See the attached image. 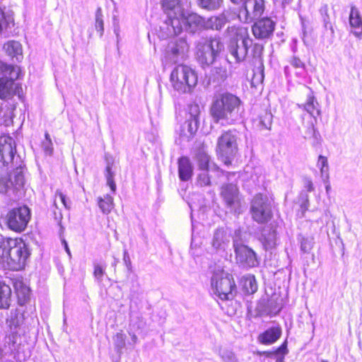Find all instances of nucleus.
Listing matches in <instances>:
<instances>
[{
    "instance_id": "f257e3e1",
    "label": "nucleus",
    "mask_w": 362,
    "mask_h": 362,
    "mask_svg": "<svg viewBox=\"0 0 362 362\" xmlns=\"http://www.w3.org/2000/svg\"><path fill=\"white\" fill-rule=\"evenodd\" d=\"M209 112L214 123L233 124L243 119V102L228 90L216 91L212 97Z\"/></svg>"
},
{
    "instance_id": "f03ea898",
    "label": "nucleus",
    "mask_w": 362,
    "mask_h": 362,
    "mask_svg": "<svg viewBox=\"0 0 362 362\" xmlns=\"http://www.w3.org/2000/svg\"><path fill=\"white\" fill-rule=\"evenodd\" d=\"M29 255L27 245L22 239L0 235V258L8 269L15 271L23 269Z\"/></svg>"
},
{
    "instance_id": "7ed1b4c3",
    "label": "nucleus",
    "mask_w": 362,
    "mask_h": 362,
    "mask_svg": "<svg viewBox=\"0 0 362 362\" xmlns=\"http://www.w3.org/2000/svg\"><path fill=\"white\" fill-rule=\"evenodd\" d=\"M235 30L234 28H232ZM235 36L230 39L228 45V52L235 62H243L248 55V49L252 47L251 56L253 59L261 61V56L263 52L262 45L255 43L249 37L246 30L235 29Z\"/></svg>"
},
{
    "instance_id": "20e7f679",
    "label": "nucleus",
    "mask_w": 362,
    "mask_h": 362,
    "mask_svg": "<svg viewBox=\"0 0 362 362\" xmlns=\"http://www.w3.org/2000/svg\"><path fill=\"white\" fill-rule=\"evenodd\" d=\"M166 19L160 25L158 36L165 39L180 34V22L185 9L180 0H161Z\"/></svg>"
},
{
    "instance_id": "39448f33",
    "label": "nucleus",
    "mask_w": 362,
    "mask_h": 362,
    "mask_svg": "<svg viewBox=\"0 0 362 362\" xmlns=\"http://www.w3.org/2000/svg\"><path fill=\"white\" fill-rule=\"evenodd\" d=\"M223 49L219 37L201 39L196 44V59L202 67H209Z\"/></svg>"
},
{
    "instance_id": "423d86ee",
    "label": "nucleus",
    "mask_w": 362,
    "mask_h": 362,
    "mask_svg": "<svg viewBox=\"0 0 362 362\" xmlns=\"http://www.w3.org/2000/svg\"><path fill=\"white\" fill-rule=\"evenodd\" d=\"M170 81L173 88L179 93H189L197 83L195 71L185 65H178L172 71Z\"/></svg>"
},
{
    "instance_id": "0eeeda50",
    "label": "nucleus",
    "mask_w": 362,
    "mask_h": 362,
    "mask_svg": "<svg viewBox=\"0 0 362 362\" xmlns=\"http://www.w3.org/2000/svg\"><path fill=\"white\" fill-rule=\"evenodd\" d=\"M0 168L17 169L23 168V161L16 154V144L9 136L0 137Z\"/></svg>"
},
{
    "instance_id": "6e6552de",
    "label": "nucleus",
    "mask_w": 362,
    "mask_h": 362,
    "mask_svg": "<svg viewBox=\"0 0 362 362\" xmlns=\"http://www.w3.org/2000/svg\"><path fill=\"white\" fill-rule=\"evenodd\" d=\"M211 284L214 293L221 300H230L234 296L235 284L233 276L223 269H218L213 274Z\"/></svg>"
},
{
    "instance_id": "1a4fd4ad",
    "label": "nucleus",
    "mask_w": 362,
    "mask_h": 362,
    "mask_svg": "<svg viewBox=\"0 0 362 362\" xmlns=\"http://www.w3.org/2000/svg\"><path fill=\"white\" fill-rule=\"evenodd\" d=\"M238 135L235 130H228L218 138L216 151L221 160L227 165L231 164L238 152Z\"/></svg>"
},
{
    "instance_id": "9d476101",
    "label": "nucleus",
    "mask_w": 362,
    "mask_h": 362,
    "mask_svg": "<svg viewBox=\"0 0 362 362\" xmlns=\"http://www.w3.org/2000/svg\"><path fill=\"white\" fill-rule=\"evenodd\" d=\"M233 4L240 6L238 18L245 23L259 19L265 10L264 0H242Z\"/></svg>"
},
{
    "instance_id": "9b49d317",
    "label": "nucleus",
    "mask_w": 362,
    "mask_h": 362,
    "mask_svg": "<svg viewBox=\"0 0 362 362\" xmlns=\"http://www.w3.org/2000/svg\"><path fill=\"white\" fill-rule=\"evenodd\" d=\"M250 213L252 219L258 223H267L272 216V206L267 196L256 194L251 201Z\"/></svg>"
},
{
    "instance_id": "f8f14e48",
    "label": "nucleus",
    "mask_w": 362,
    "mask_h": 362,
    "mask_svg": "<svg viewBox=\"0 0 362 362\" xmlns=\"http://www.w3.org/2000/svg\"><path fill=\"white\" fill-rule=\"evenodd\" d=\"M30 209L23 205L11 209L6 214V224L11 230L16 232L23 231L30 219Z\"/></svg>"
},
{
    "instance_id": "ddd939ff",
    "label": "nucleus",
    "mask_w": 362,
    "mask_h": 362,
    "mask_svg": "<svg viewBox=\"0 0 362 362\" xmlns=\"http://www.w3.org/2000/svg\"><path fill=\"white\" fill-rule=\"evenodd\" d=\"M18 78H13L8 75H4L0 78V98L2 100H9L14 95H18L19 99H22L23 88L19 83L15 81Z\"/></svg>"
},
{
    "instance_id": "4468645a",
    "label": "nucleus",
    "mask_w": 362,
    "mask_h": 362,
    "mask_svg": "<svg viewBox=\"0 0 362 362\" xmlns=\"http://www.w3.org/2000/svg\"><path fill=\"white\" fill-rule=\"evenodd\" d=\"M5 344L8 346L9 349L13 353L18 355L22 352L25 354L30 353V347L25 334L21 335V331H12V332L6 337Z\"/></svg>"
},
{
    "instance_id": "2eb2a0df",
    "label": "nucleus",
    "mask_w": 362,
    "mask_h": 362,
    "mask_svg": "<svg viewBox=\"0 0 362 362\" xmlns=\"http://www.w3.org/2000/svg\"><path fill=\"white\" fill-rule=\"evenodd\" d=\"M234 246L237 262L242 267L251 268L259 264L256 254L252 249L244 245Z\"/></svg>"
},
{
    "instance_id": "dca6fc26",
    "label": "nucleus",
    "mask_w": 362,
    "mask_h": 362,
    "mask_svg": "<svg viewBox=\"0 0 362 362\" xmlns=\"http://www.w3.org/2000/svg\"><path fill=\"white\" fill-rule=\"evenodd\" d=\"M189 50V45L186 40L181 37L170 42L166 49V56L172 62H177L179 58H183Z\"/></svg>"
},
{
    "instance_id": "f3484780",
    "label": "nucleus",
    "mask_w": 362,
    "mask_h": 362,
    "mask_svg": "<svg viewBox=\"0 0 362 362\" xmlns=\"http://www.w3.org/2000/svg\"><path fill=\"white\" fill-rule=\"evenodd\" d=\"M180 21V33L184 30L191 33H195L198 30L204 29L205 27V19L197 13L186 16L184 12Z\"/></svg>"
},
{
    "instance_id": "a211bd4d",
    "label": "nucleus",
    "mask_w": 362,
    "mask_h": 362,
    "mask_svg": "<svg viewBox=\"0 0 362 362\" xmlns=\"http://www.w3.org/2000/svg\"><path fill=\"white\" fill-rule=\"evenodd\" d=\"M221 196L226 205L232 210L236 211L240 206L239 192L234 184H224L221 187Z\"/></svg>"
},
{
    "instance_id": "6ab92c4d",
    "label": "nucleus",
    "mask_w": 362,
    "mask_h": 362,
    "mask_svg": "<svg viewBox=\"0 0 362 362\" xmlns=\"http://www.w3.org/2000/svg\"><path fill=\"white\" fill-rule=\"evenodd\" d=\"M230 236L223 228L216 229L213 233L211 244L213 249L218 253L224 252L228 248Z\"/></svg>"
},
{
    "instance_id": "aec40b11",
    "label": "nucleus",
    "mask_w": 362,
    "mask_h": 362,
    "mask_svg": "<svg viewBox=\"0 0 362 362\" xmlns=\"http://www.w3.org/2000/svg\"><path fill=\"white\" fill-rule=\"evenodd\" d=\"M275 23L269 18H262L252 26V33L255 37L264 39L269 37L274 30Z\"/></svg>"
},
{
    "instance_id": "412c9836",
    "label": "nucleus",
    "mask_w": 362,
    "mask_h": 362,
    "mask_svg": "<svg viewBox=\"0 0 362 362\" xmlns=\"http://www.w3.org/2000/svg\"><path fill=\"white\" fill-rule=\"evenodd\" d=\"M282 330L280 326H274L265 330L258 337V341L262 344H272L281 336Z\"/></svg>"
},
{
    "instance_id": "4be33fe9",
    "label": "nucleus",
    "mask_w": 362,
    "mask_h": 362,
    "mask_svg": "<svg viewBox=\"0 0 362 362\" xmlns=\"http://www.w3.org/2000/svg\"><path fill=\"white\" fill-rule=\"evenodd\" d=\"M14 19L13 16L0 8V34L8 37L13 32Z\"/></svg>"
},
{
    "instance_id": "5701e85b",
    "label": "nucleus",
    "mask_w": 362,
    "mask_h": 362,
    "mask_svg": "<svg viewBox=\"0 0 362 362\" xmlns=\"http://www.w3.org/2000/svg\"><path fill=\"white\" fill-rule=\"evenodd\" d=\"M193 168L189 159L182 156L178 160L179 177L182 181L189 180L192 175Z\"/></svg>"
},
{
    "instance_id": "b1692460",
    "label": "nucleus",
    "mask_w": 362,
    "mask_h": 362,
    "mask_svg": "<svg viewBox=\"0 0 362 362\" xmlns=\"http://www.w3.org/2000/svg\"><path fill=\"white\" fill-rule=\"evenodd\" d=\"M4 49L8 56L13 59L15 58L17 62H20L23 59L22 45L18 41H8L4 45Z\"/></svg>"
},
{
    "instance_id": "393cba45",
    "label": "nucleus",
    "mask_w": 362,
    "mask_h": 362,
    "mask_svg": "<svg viewBox=\"0 0 362 362\" xmlns=\"http://www.w3.org/2000/svg\"><path fill=\"white\" fill-rule=\"evenodd\" d=\"M230 74L228 72L226 66H214L211 70L210 80L218 85L224 83Z\"/></svg>"
},
{
    "instance_id": "a878e982",
    "label": "nucleus",
    "mask_w": 362,
    "mask_h": 362,
    "mask_svg": "<svg viewBox=\"0 0 362 362\" xmlns=\"http://www.w3.org/2000/svg\"><path fill=\"white\" fill-rule=\"evenodd\" d=\"M194 159L200 170H207L209 169L210 156L204 146H201L195 150Z\"/></svg>"
},
{
    "instance_id": "bb28decb",
    "label": "nucleus",
    "mask_w": 362,
    "mask_h": 362,
    "mask_svg": "<svg viewBox=\"0 0 362 362\" xmlns=\"http://www.w3.org/2000/svg\"><path fill=\"white\" fill-rule=\"evenodd\" d=\"M11 288L0 281V309L7 310L11 303Z\"/></svg>"
},
{
    "instance_id": "cd10ccee",
    "label": "nucleus",
    "mask_w": 362,
    "mask_h": 362,
    "mask_svg": "<svg viewBox=\"0 0 362 362\" xmlns=\"http://www.w3.org/2000/svg\"><path fill=\"white\" fill-rule=\"evenodd\" d=\"M13 286L18 297V303L21 305H24L29 299L30 288L20 280H16L13 283Z\"/></svg>"
},
{
    "instance_id": "c85d7f7f",
    "label": "nucleus",
    "mask_w": 362,
    "mask_h": 362,
    "mask_svg": "<svg viewBox=\"0 0 362 362\" xmlns=\"http://www.w3.org/2000/svg\"><path fill=\"white\" fill-rule=\"evenodd\" d=\"M227 21V18L224 13H222L218 16H211L207 20L205 19L204 29L220 30L223 28Z\"/></svg>"
},
{
    "instance_id": "c756f323",
    "label": "nucleus",
    "mask_w": 362,
    "mask_h": 362,
    "mask_svg": "<svg viewBox=\"0 0 362 362\" xmlns=\"http://www.w3.org/2000/svg\"><path fill=\"white\" fill-rule=\"evenodd\" d=\"M23 314L18 310H11L9 317L6 320L7 325L11 329H17L21 331V326L24 322Z\"/></svg>"
},
{
    "instance_id": "7c9ffc66",
    "label": "nucleus",
    "mask_w": 362,
    "mask_h": 362,
    "mask_svg": "<svg viewBox=\"0 0 362 362\" xmlns=\"http://www.w3.org/2000/svg\"><path fill=\"white\" fill-rule=\"evenodd\" d=\"M199 113V108L198 105H192L189 107V117L187 119V122L188 126V132L191 134L195 133L198 129Z\"/></svg>"
},
{
    "instance_id": "2f4dec72",
    "label": "nucleus",
    "mask_w": 362,
    "mask_h": 362,
    "mask_svg": "<svg viewBox=\"0 0 362 362\" xmlns=\"http://www.w3.org/2000/svg\"><path fill=\"white\" fill-rule=\"evenodd\" d=\"M7 76L8 75L11 78H19L21 71L19 66L8 65L0 60V74Z\"/></svg>"
},
{
    "instance_id": "473e14b6",
    "label": "nucleus",
    "mask_w": 362,
    "mask_h": 362,
    "mask_svg": "<svg viewBox=\"0 0 362 362\" xmlns=\"http://www.w3.org/2000/svg\"><path fill=\"white\" fill-rule=\"evenodd\" d=\"M98 205L104 214H108L114 207L113 197L106 194L104 197L98 198Z\"/></svg>"
},
{
    "instance_id": "72a5a7b5",
    "label": "nucleus",
    "mask_w": 362,
    "mask_h": 362,
    "mask_svg": "<svg viewBox=\"0 0 362 362\" xmlns=\"http://www.w3.org/2000/svg\"><path fill=\"white\" fill-rule=\"evenodd\" d=\"M303 106L304 110L314 118L320 115V111L317 107L318 103L313 95L308 96L307 102Z\"/></svg>"
},
{
    "instance_id": "f704fd0d",
    "label": "nucleus",
    "mask_w": 362,
    "mask_h": 362,
    "mask_svg": "<svg viewBox=\"0 0 362 362\" xmlns=\"http://www.w3.org/2000/svg\"><path fill=\"white\" fill-rule=\"evenodd\" d=\"M264 245L267 250L272 249L276 245V233L274 230H264L262 234Z\"/></svg>"
},
{
    "instance_id": "c9c22d12",
    "label": "nucleus",
    "mask_w": 362,
    "mask_h": 362,
    "mask_svg": "<svg viewBox=\"0 0 362 362\" xmlns=\"http://www.w3.org/2000/svg\"><path fill=\"white\" fill-rule=\"evenodd\" d=\"M243 286L245 292L252 294L257 291V284L253 275H248L243 279Z\"/></svg>"
},
{
    "instance_id": "e433bc0d",
    "label": "nucleus",
    "mask_w": 362,
    "mask_h": 362,
    "mask_svg": "<svg viewBox=\"0 0 362 362\" xmlns=\"http://www.w3.org/2000/svg\"><path fill=\"white\" fill-rule=\"evenodd\" d=\"M349 23L352 28H360L362 27V18L357 8L351 6L349 15Z\"/></svg>"
},
{
    "instance_id": "4c0bfd02",
    "label": "nucleus",
    "mask_w": 362,
    "mask_h": 362,
    "mask_svg": "<svg viewBox=\"0 0 362 362\" xmlns=\"http://www.w3.org/2000/svg\"><path fill=\"white\" fill-rule=\"evenodd\" d=\"M95 28L99 33L100 37H101L103 35L104 33V21L102 8L100 7H98L95 11Z\"/></svg>"
},
{
    "instance_id": "58836bf2",
    "label": "nucleus",
    "mask_w": 362,
    "mask_h": 362,
    "mask_svg": "<svg viewBox=\"0 0 362 362\" xmlns=\"http://www.w3.org/2000/svg\"><path fill=\"white\" fill-rule=\"evenodd\" d=\"M222 2L223 0H198L199 6L208 11L218 9L221 6Z\"/></svg>"
},
{
    "instance_id": "ea45409f",
    "label": "nucleus",
    "mask_w": 362,
    "mask_h": 362,
    "mask_svg": "<svg viewBox=\"0 0 362 362\" xmlns=\"http://www.w3.org/2000/svg\"><path fill=\"white\" fill-rule=\"evenodd\" d=\"M112 163L107 161L105 169V177L107 180V185L110 187L113 192L116 191V184L114 181V173L112 171Z\"/></svg>"
},
{
    "instance_id": "a19ab883",
    "label": "nucleus",
    "mask_w": 362,
    "mask_h": 362,
    "mask_svg": "<svg viewBox=\"0 0 362 362\" xmlns=\"http://www.w3.org/2000/svg\"><path fill=\"white\" fill-rule=\"evenodd\" d=\"M317 167L320 170L322 179L328 178L329 166L327 158L325 156H320L317 160Z\"/></svg>"
},
{
    "instance_id": "79ce46f5",
    "label": "nucleus",
    "mask_w": 362,
    "mask_h": 362,
    "mask_svg": "<svg viewBox=\"0 0 362 362\" xmlns=\"http://www.w3.org/2000/svg\"><path fill=\"white\" fill-rule=\"evenodd\" d=\"M218 355L223 362H239L235 354L229 349H220Z\"/></svg>"
},
{
    "instance_id": "37998d69",
    "label": "nucleus",
    "mask_w": 362,
    "mask_h": 362,
    "mask_svg": "<svg viewBox=\"0 0 362 362\" xmlns=\"http://www.w3.org/2000/svg\"><path fill=\"white\" fill-rule=\"evenodd\" d=\"M273 115L270 112H264L259 116V124L265 129H270L272 124Z\"/></svg>"
},
{
    "instance_id": "c03bdc74",
    "label": "nucleus",
    "mask_w": 362,
    "mask_h": 362,
    "mask_svg": "<svg viewBox=\"0 0 362 362\" xmlns=\"http://www.w3.org/2000/svg\"><path fill=\"white\" fill-rule=\"evenodd\" d=\"M320 13L322 16V21L324 22V26L325 28H327L329 26L330 30H332V26L330 23L329 16L328 14V6L327 4H323L320 8Z\"/></svg>"
},
{
    "instance_id": "a18cd8bd",
    "label": "nucleus",
    "mask_w": 362,
    "mask_h": 362,
    "mask_svg": "<svg viewBox=\"0 0 362 362\" xmlns=\"http://www.w3.org/2000/svg\"><path fill=\"white\" fill-rule=\"evenodd\" d=\"M115 349L117 352H121L125 344V338L123 334L117 333L113 338Z\"/></svg>"
},
{
    "instance_id": "49530a36",
    "label": "nucleus",
    "mask_w": 362,
    "mask_h": 362,
    "mask_svg": "<svg viewBox=\"0 0 362 362\" xmlns=\"http://www.w3.org/2000/svg\"><path fill=\"white\" fill-rule=\"evenodd\" d=\"M313 238L303 237L300 240V250L304 253H308L313 248Z\"/></svg>"
},
{
    "instance_id": "de8ad7c7",
    "label": "nucleus",
    "mask_w": 362,
    "mask_h": 362,
    "mask_svg": "<svg viewBox=\"0 0 362 362\" xmlns=\"http://www.w3.org/2000/svg\"><path fill=\"white\" fill-rule=\"evenodd\" d=\"M204 172L200 173L197 177V184L200 187L209 186L211 185L210 178L206 170H203Z\"/></svg>"
},
{
    "instance_id": "09e8293b",
    "label": "nucleus",
    "mask_w": 362,
    "mask_h": 362,
    "mask_svg": "<svg viewBox=\"0 0 362 362\" xmlns=\"http://www.w3.org/2000/svg\"><path fill=\"white\" fill-rule=\"evenodd\" d=\"M104 274L105 269L100 264H94L93 275L98 281H102Z\"/></svg>"
},
{
    "instance_id": "8fccbe9b",
    "label": "nucleus",
    "mask_w": 362,
    "mask_h": 362,
    "mask_svg": "<svg viewBox=\"0 0 362 362\" xmlns=\"http://www.w3.org/2000/svg\"><path fill=\"white\" fill-rule=\"evenodd\" d=\"M56 197H59V201L66 209H69L71 206V201L60 191H57Z\"/></svg>"
},
{
    "instance_id": "3c124183",
    "label": "nucleus",
    "mask_w": 362,
    "mask_h": 362,
    "mask_svg": "<svg viewBox=\"0 0 362 362\" xmlns=\"http://www.w3.org/2000/svg\"><path fill=\"white\" fill-rule=\"evenodd\" d=\"M42 146L46 154L51 156L53 153L54 148L52 141H44Z\"/></svg>"
},
{
    "instance_id": "603ef678",
    "label": "nucleus",
    "mask_w": 362,
    "mask_h": 362,
    "mask_svg": "<svg viewBox=\"0 0 362 362\" xmlns=\"http://www.w3.org/2000/svg\"><path fill=\"white\" fill-rule=\"evenodd\" d=\"M291 66L296 69H304L305 64L297 57H293L290 60Z\"/></svg>"
},
{
    "instance_id": "864d4df0",
    "label": "nucleus",
    "mask_w": 362,
    "mask_h": 362,
    "mask_svg": "<svg viewBox=\"0 0 362 362\" xmlns=\"http://www.w3.org/2000/svg\"><path fill=\"white\" fill-rule=\"evenodd\" d=\"M287 342L284 341L276 351L275 354H282L281 357H284L286 354H287Z\"/></svg>"
},
{
    "instance_id": "5fc2aeb1",
    "label": "nucleus",
    "mask_w": 362,
    "mask_h": 362,
    "mask_svg": "<svg viewBox=\"0 0 362 362\" xmlns=\"http://www.w3.org/2000/svg\"><path fill=\"white\" fill-rule=\"evenodd\" d=\"M303 182L305 188H306L308 192L314 191V186L312 180L310 178L305 177Z\"/></svg>"
},
{
    "instance_id": "6e6d98bb",
    "label": "nucleus",
    "mask_w": 362,
    "mask_h": 362,
    "mask_svg": "<svg viewBox=\"0 0 362 362\" xmlns=\"http://www.w3.org/2000/svg\"><path fill=\"white\" fill-rule=\"evenodd\" d=\"M309 206V200L308 195H306L305 200L301 204L300 207L303 211L308 210Z\"/></svg>"
},
{
    "instance_id": "4d7b16f0",
    "label": "nucleus",
    "mask_w": 362,
    "mask_h": 362,
    "mask_svg": "<svg viewBox=\"0 0 362 362\" xmlns=\"http://www.w3.org/2000/svg\"><path fill=\"white\" fill-rule=\"evenodd\" d=\"M275 4H279L283 8L290 4L292 0H274Z\"/></svg>"
},
{
    "instance_id": "13d9d810",
    "label": "nucleus",
    "mask_w": 362,
    "mask_h": 362,
    "mask_svg": "<svg viewBox=\"0 0 362 362\" xmlns=\"http://www.w3.org/2000/svg\"><path fill=\"white\" fill-rule=\"evenodd\" d=\"M123 260L127 267L130 265V258L127 250L124 252Z\"/></svg>"
},
{
    "instance_id": "bf43d9fd",
    "label": "nucleus",
    "mask_w": 362,
    "mask_h": 362,
    "mask_svg": "<svg viewBox=\"0 0 362 362\" xmlns=\"http://www.w3.org/2000/svg\"><path fill=\"white\" fill-rule=\"evenodd\" d=\"M262 355H264L265 356L267 357H272L273 355L275 354V351L274 352H272V351H263Z\"/></svg>"
},
{
    "instance_id": "052dcab7",
    "label": "nucleus",
    "mask_w": 362,
    "mask_h": 362,
    "mask_svg": "<svg viewBox=\"0 0 362 362\" xmlns=\"http://www.w3.org/2000/svg\"><path fill=\"white\" fill-rule=\"evenodd\" d=\"M354 35L359 38L362 37V28L361 31L355 30L353 32Z\"/></svg>"
},
{
    "instance_id": "680f3d73",
    "label": "nucleus",
    "mask_w": 362,
    "mask_h": 362,
    "mask_svg": "<svg viewBox=\"0 0 362 362\" xmlns=\"http://www.w3.org/2000/svg\"><path fill=\"white\" fill-rule=\"evenodd\" d=\"M64 247H65V250L67 252V253L69 255H70V250H69V248L68 247V245L66 243V242L65 240H64Z\"/></svg>"
},
{
    "instance_id": "e2e57ef3",
    "label": "nucleus",
    "mask_w": 362,
    "mask_h": 362,
    "mask_svg": "<svg viewBox=\"0 0 362 362\" xmlns=\"http://www.w3.org/2000/svg\"><path fill=\"white\" fill-rule=\"evenodd\" d=\"M45 141H52L51 137H50L49 134L47 132L45 133Z\"/></svg>"
},
{
    "instance_id": "0e129e2a",
    "label": "nucleus",
    "mask_w": 362,
    "mask_h": 362,
    "mask_svg": "<svg viewBox=\"0 0 362 362\" xmlns=\"http://www.w3.org/2000/svg\"><path fill=\"white\" fill-rule=\"evenodd\" d=\"M132 340L133 341L134 343H136L137 337L136 336V334H134L132 335Z\"/></svg>"
},
{
    "instance_id": "69168bd1",
    "label": "nucleus",
    "mask_w": 362,
    "mask_h": 362,
    "mask_svg": "<svg viewBox=\"0 0 362 362\" xmlns=\"http://www.w3.org/2000/svg\"><path fill=\"white\" fill-rule=\"evenodd\" d=\"M276 362H284V357H279L276 358Z\"/></svg>"
},
{
    "instance_id": "338daca9",
    "label": "nucleus",
    "mask_w": 362,
    "mask_h": 362,
    "mask_svg": "<svg viewBox=\"0 0 362 362\" xmlns=\"http://www.w3.org/2000/svg\"><path fill=\"white\" fill-rule=\"evenodd\" d=\"M3 349L0 348V360L3 358Z\"/></svg>"
},
{
    "instance_id": "774afa93",
    "label": "nucleus",
    "mask_w": 362,
    "mask_h": 362,
    "mask_svg": "<svg viewBox=\"0 0 362 362\" xmlns=\"http://www.w3.org/2000/svg\"><path fill=\"white\" fill-rule=\"evenodd\" d=\"M303 40L304 43L305 44V43H306V40H305V31H303Z\"/></svg>"
}]
</instances>
